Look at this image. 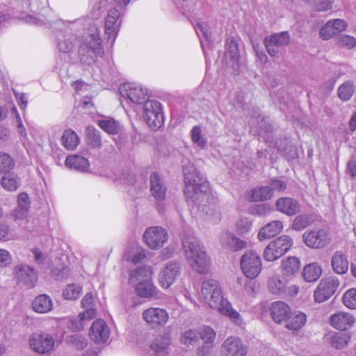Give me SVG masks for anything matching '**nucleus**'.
<instances>
[{"mask_svg":"<svg viewBox=\"0 0 356 356\" xmlns=\"http://www.w3.org/2000/svg\"><path fill=\"white\" fill-rule=\"evenodd\" d=\"M348 261L346 256L340 251H337L332 257L331 265L337 274H345L348 270Z\"/></svg>","mask_w":356,"mask_h":356,"instance_id":"473e14b6","label":"nucleus"},{"mask_svg":"<svg viewBox=\"0 0 356 356\" xmlns=\"http://www.w3.org/2000/svg\"><path fill=\"white\" fill-rule=\"evenodd\" d=\"M275 206L277 211L287 216H293L300 211L298 202L290 197L278 199Z\"/></svg>","mask_w":356,"mask_h":356,"instance_id":"5701e85b","label":"nucleus"},{"mask_svg":"<svg viewBox=\"0 0 356 356\" xmlns=\"http://www.w3.org/2000/svg\"><path fill=\"white\" fill-rule=\"evenodd\" d=\"M334 31L337 33L345 31L348 28V23L342 19H330Z\"/></svg>","mask_w":356,"mask_h":356,"instance_id":"0e129e2a","label":"nucleus"},{"mask_svg":"<svg viewBox=\"0 0 356 356\" xmlns=\"http://www.w3.org/2000/svg\"><path fill=\"white\" fill-rule=\"evenodd\" d=\"M241 266L247 277L254 279L259 275L262 268L261 258L256 252H246L241 259Z\"/></svg>","mask_w":356,"mask_h":356,"instance_id":"0eeeda50","label":"nucleus"},{"mask_svg":"<svg viewBox=\"0 0 356 356\" xmlns=\"http://www.w3.org/2000/svg\"><path fill=\"white\" fill-rule=\"evenodd\" d=\"M339 281L335 277H328L321 280L314 293L316 302H323L328 300L337 291Z\"/></svg>","mask_w":356,"mask_h":356,"instance_id":"1a4fd4ad","label":"nucleus"},{"mask_svg":"<svg viewBox=\"0 0 356 356\" xmlns=\"http://www.w3.org/2000/svg\"><path fill=\"white\" fill-rule=\"evenodd\" d=\"M195 30L200 38L203 51L206 54V46H209L210 42L209 29L205 23L198 22L195 26Z\"/></svg>","mask_w":356,"mask_h":356,"instance_id":"c03bdc74","label":"nucleus"},{"mask_svg":"<svg viewBox=\"0 0 356 356\" xmlns=\"http://www.w3.org/2000/svg\"><path fill=\"white\" fill-rule=\"evenodd\" d=\"M321 267L316 262L305 266L302 271L303 277L308 282L316 281L321 275Z\"/></svg>","mask_w":356,"mask_h":356,"instance_id":"58836bf2","label":"nucleus"},{"mask_svg":"<svg viewBox=\"0 0 356 356\" xmlns=\"http://www.w3.org/2000/svg\"><path fill=\"white\" fill-rule=\"evenodd\" d=\"M290 313V307L282 301L275 302L270 307L271 317L277 323H280L284 321H286Z\"/></svg>","mask_w":356,"mask_h":356,"instance_id":"393cba45","label":"nucleus"},{"mask_svg":"<svg viewBox=\"0 0 356 356\" xmlns=\"http://www.w3.org/2000/svg\"><path fill=\"white\" fill-rule=\"evenodd\" d=\"M135 289L138 296L141 298L156 299L160 296V292L154 284L152 280L138 283L135 286Z\"/></svg>","mask_w":356,"mask_h":356,"instance_id":"4be33fe9","label":"nucleus"},{"mask_svg":"<svg viewBox=\"0 0 356 356\" xmlns=\"http://www.w3.org/2000/svg\"><path fill=\"white\" fill-rule=\"evenodd\" d=\"M305 245L312 249H321L330 242L329 232L325 229H310L302 235Z\"/></svg>","mask_w":356,"mask_h":356,"instance_id":"6e6552de","label":"nucleus"},{"mask_svg":"<svg viewBox=\"0 0 356 356\" xmlns=\"http://www.w3.org/2000/svg\"><path fill=\"white\" fill-rule=\"evenodd\" d=\"M170 339L168 336H159L156 337L151 345L154 356H168Z\"/></svg>","mask_w":356,"mask_h":356,"instance_id":"72a5a7b5","label":"nucleus"},{"mask_svg":"<svg viewBox=\"0 0 356 356\" xmlns=\"http://www.w3.org/2000/svg\"><path fill=\"white\" fill-rule=\"evenodd\" d=\"M89 336L96 343H105L109 338L110 329L104 321L97 319L92 323Z\"/></svg>","mask_w":356,"mask_h":356,"instance_id":"6ab92c4d","label":"nucleus"},{"mask_svg":"<svg viewBox=\"0 0 356 356\" xmlns=\"http://www.w3.org/2000/svg\"><path fill=\"white\" fill-rule=\"evenodd\" d=\"M221 350L223 356H246L248 348L239 337H229L223 342Z\"/></svg>","mask_w":356,"mask_h":356,"instance_id":"4468645a","label":"nucleus"},{"mask_svg":"<svg viewBox=\"0 0 356 356\" xmlns=\"http://www.w3.org/2000/svg\"><path fill=\"white\" fill-rule=\"evenodd\" d=\"M143 319L153 329L161 328L168 321V313L165 309L160 307H149L142 314Z\"/></svg>","mask_w":356,"mask_h":356,"instance_id":"9b49d317","label":"nucleus"},{"mask_svg":"<svg viewBox=\"0 0 356 356\" xmlns=\"http://www.w3.org/2000/svg\"><path fill=\"white\" fill-rule=\"evenodd\" d=\"M87 142L93 148L99 149L102 147L100 132L92 126H88L85 130Z\"/></svg>","mask_w":356,"mask_h":356,"instance_id":"79ce46f5","label":"nucleus"},{"mask_svg":"<svg viewBox=\"0 0 356 356\" xmlns=\"http://www.w3.org/2000/svg\"><path fill=\"white\" fill-rule=\"evenodd\" d=\"M33 309L39 314H46L53 309V302L51 298L45 294L39 295L32 302Z\"/></svg>","mask_w":356,"mask_h":356,"instance_id":"2f4dec72","label":"nucleus"},{"mask_svg":"<svg viewBox=\"0 0 356 356\" xmlns=\"http://www.w3.org/2000/svg\"><path fill=\"white\" fill-rule=\"evenodd\" d=\"M283 229V224L280 220H274L264 226L258 234L259 241H264L275 236Z\"/></svg>","mask_w":356,"mask_h":356,"instance_id":"c85d7f7f","label":"nucleus"},{"mask_svg":"<svg viewBox=\"0 0 356 356\" xmlns=\"http://www.w3.org/2000/svg\"><path fill=\"white\" fill-rule=\"evenodd\" d=\"M312 222V218L310 215H299L294 218L292 224V228L296 231H300L311 225Z\"/></svg>","mask_w":356,"mask_h":356,"instance_id":"3c124183","label":"nucleus"},{"mask_svg":"<svg viewBox=\"0 0 356 356\" xmlns=\"http://www.w3.org/2000/svg\"><path fill=\"white\" fill-rule=\"evenodd\" d=\"M272 197L273 192L269 186L257 187L252 193V200L254 202L268 200Z\"/></svg>","mask_w":356,"mask_h":356,"instance_id":"a18cd8bd","label":"nucleus"},{"mask_svg":"<svg viewBox=\"0 0 356 356\" xmlns=\"http://www.w3.org/2000/svg\"><path fill=\"white\" fill-rule=\"evenodd\" d=\"M153 269L151 266H142L134 270L129 274V282L136 286L140 282H147L152 280Z\"/></svg>","mask_w":356,"mask_h":356,"instance_id":"a878e982","label":"nucleus"},{"mask_svg":"<svg viewBox=\"0 0 356 356\" xmlns=\"http://www.w3.org/2000/svg\"><path fill=\"white\" fill-rule=\"evenodd\" d=\"M186 184L185 194L192 209L197 210L200 217L213 224L221 220V213L217 207V200L211 193L208 181L193 165L184 168Z\"/></svg>","mask_w":356,"mask_h":356,"instance_id":"f257e3e1","label":"nucleus"},{"mask_svg":"<svg viewBox=\"0 0 356 356\" xmlns=\"http://www.w3.org/2000/svg\"><path fill=\"white\" fill-rule=\"evenodd\" d=\"M336 42L340 47L350 49L356 47V38L353 36L342 34L336 38Z\"/></svg>","mask_w":356,"mask_h":356,"instance_id":"6e6d98bb","label":"nucleus"},{"mask_svg":"<svg viewBox=\"0 0 356 356\" xmlns=\"http://www.w3.org/2000/svg\"><path fill=\"white\" fill-rule=\"evenodd\" d=\"M145 258V250L138 245H133L127 248L123 256L124 260L134 264L141 262Z\"/></svg>","mask_w":356,"mask_h":356,"instance_id":"4c0bfd02","label":"nucleus"},{"mask_svg":"<svg viewBox=\"0 0 356 356\" xmlns=\"http://www.w3.org/2000/svg\"><path fill=\"white\" fill-rule=\"evenodd\" d=\"M14 165V160L9 154L0 153V173L8 172Z\"/></svg>","mask_w":356,"mask_h":356,"instance_id":"13d9d810","label":"nucleus"},{"mask_svg":"<svg viewBox=\"0 0 356 356\" xmlns=\"http://www.w3.org/2000/svg\"><path fill=\"white\" fill-rule=\"evenodd\" d=\"M82 293V286L77 284H70L63 291L65 299L74 300L77 299Z\"/></svg>","mask_w":356,"mask_h":356,"instance_id":"de8ad7c7","label":"nucleus"},{"mask_svg":"<svg viewBox=\"0 0 356 356\" xmlns=\"http://www.w3.org/2000/svg\"><path fill=\"white\" fill-rule=\"evenodd\" d=\"M150 189L152 195L158 202L164 200L165 197V188L163 186L162 181L156 172H154L151 175Z\"/></svg>","mask_w":356,"mask_h":356,"instance_id":"c756f323","label":"nucleus"},{"mask_svg":"<svg viewBox=\"0 0 356 356\" xmlns=\"http://www.w3.org/2000/svg\"><path fill=\"white\" fill-rule=\"evenodd\" d=\"M199 337L204 343H213L216 339V332L211 327L203 326L199 328Z\"/></svg>","mask_w":356,"mask_h":356,"instance_id":"bf43d9fd","label":"nucleus"},{"mask_svg":"<svg viewBox=\"0 0 356 356\" xmlns=\"http://www.w3.org/2000/svg\"><path fill=\"white\" fill-rule=\"evenodd\" d=\"M293 239L282 235L271 241L264 249L263 257L266 261H273L288 252L293 245Z\"/></svg>","mask_w":356,"mask_h":356,"instance_id":"423d86ee","label":"nucleus"},{"mask_svg":"<svg viewBox=\"0 0 356 356\" xmlns=\"http://www.w3.org/2000/svg\"><path fill=\"white\" fill-rule=\"evenodd\" d=\"M286 281L278 275L270 277L267 282L268 291L277 296H284L286 293Z\"/></svg>","mask_w":356,"mask_h":356,"instance_id":"bb28decb","label":"nucleus"},{"mask_svg":"<svg viewBox=\"0 0 356 356\" xmlns=\"http://www.w3.org/2000/svg\"><path fill=\"white\" fill-rule=\"evenodd\" d=\"M15 274L17 280L29 288L33 287L37 281L34 270L26 265H20L15 268Z\"/></svg>","mask_w":356,"mask_h":356,"instance_id":"412c9836","label":"nucleus"},{"mask_svg":"<svg viewBox=\"0 0 356 356\" xmlns=\"http://www.w3.org/2000/svg\"><path fill=\"white\" fill-rule=\"evenodd\" d=\"M200 296L211 308L228 317L234 324L238 326L245 324L241 315L233 308L228 299L223 297L221 287L217 281L210 280L203 282Z\"/></svg>","mask_w":356,"mask_h":356,"instance_id":"f03ea898","label":"nucleus"},{"mask_svg":"<svg viewBox=\"0 0 356 356\" xmlns=\"http://www.w3.org/2000/svg\"><path fill=\"white\" fill-rule=\"evenodd\" d=\"M119 91L125 99L137 104L142 103L147 95V91L141 86L131 83L120 86Z\"/></svg>","mask_w":356,"mask_h":356,"instance_id":"2eb2a0df","label":"nucleus"},{"mask_svg":"<svg viewBox=\"0 0 356 356\" xmlns=\"http://www.w3.org/2000/svg\"><path fill=\"white\" fill-rule=\"evenodd\" d=\"M55 341L48 333L33 334L29 340V345L32 350L40 355L51 352L54 348Z\"/></svg>","mask_w":356,"mask_h":356,"instance_id":"9d476101","label":"nucleus"},{"mask_svg":"<svg viewBox=\"0 0 356 356\" xmlns=\"http://www.w3.org/2000/svg\"><path fill=\"white\" fill-rule=\"evenodd\" d=\"M252 221L251 219L243 217L238 220L236 222V232L239 235L248 234L252 229Z\"/></svg>","mask_w":356,"mask_h":356,"instance_id":"864d4df0","label":"nucleus"},{"mask_svg":"<svg viewBox=\"0 0 356 356\" xmlns=\"http://www.w3.org/2000/svg\"><path fill=\"white\" fill-rule=\"evenodd\" d=\"M1 186L8 191H15L20 186V179L13 173L4 175L0 181Z\"/></svg>","mask_w":356,"mask_h":356,"instance_id":"a19ab883","label":"nucleus"},{"mask_svg":"<svg viewBox=\"0 0 356 356\" xmlns=\"http://www.w3.org/2000/svg\"><path fill=\"white\" fill-rule=\"evenodd\" d=\"M17 206L13 211L12 216L15 220H23L27 216L30 208L31 201L26 193H21L17 195Z\"/></svg>","mask_w":356,"mask_h":356,"instance_id":"b1692460","label":"nucleus"},{"mask_svg":"<svg viewBox=\"0 0 356 356\" xmlns=\"http://www.w3.org/2000/svg\"><path fill=\"white\" fill-rule=\"evenodd\" d=\"M131 0H100L99 2V8L108 6L111 2H114L120 8H125Z\"/></svg>","mask_w":356,"mask_h":356,"instance_id":"69168bd1","label":"nucleus"},{"mask_svg":"<svg viewBox=\"0 0 356 356\" xmlns=\"http://www.w3.org/2000/svg\"><path fill=\"white\" fill-rule=\"evenodd\" d=\"M191 140L194 145L204 149L207 144V140L202 136V129L199 126H195L191 131Z\"/></svg>","mask_w":356,"mask_h":356,"instance_id":"09e8293b","label":"nucleus"},{"mask_svg":"<svg viewBox=\"0 0 356 356\" xmlns=\"http://www.w3.org/2000/svg\"><path fill=\"white\" fill-rule=\"evenodd\" d=\"M47 5V0H29L30 10L33 13H40Z\"/></svg>","mask_w":356,"mask_h":356,"instance_id":"680f3d73","label":"nucleus"},{"mask_svg":"<svg viewBox=\"0 0 356 356\" xmlns=\"http://www.w3.org/2000/svg\"><path fill=\"white\" fill-rule=\"evenodd\" d=\"M98 125L108 134H117L120 129L119 123L113 119L108 118L99 120Z\"/></svg>","mask_w":356,"mask_h":356,"instance_id":"49530a36","label":"nucleus"},{"mask_svg":"<svg viewBox=\"0 0 356 356\" xmlns=\"http://www.w3.org/2000/svg\"><path fill=\"white\" fill-rule=\"evenodd\" d=\"M343 305L351 309H356V289L352 288L347 290L343 296Z\"/></svg>","mask_w":356,"mask_h":356,"instance_id":"5fc2aeb1","label":"nucleus"},{"mask_svg":"<svg viewBox=\"0 0 356 356\" xmlns=\"http://www.w3.org/2000/svg\"><path fill=\"white\" fill-rule=\"evenodd\" d=\"M355 92V87L352 82L346 81L338 88V97L346 102L350 99Z\"/></svg>","mask_w":356,"mask_h":356,"instance_id":"8fccbe9b","label":"nucleus"},{"mask_svg":"<svg viewBox=\"0 0 356 356\" xmlns=\"http://www.w3.org/2000/svg\"><path fill=\"white\" fill-rule=\"evenodd\" d=\"M326 339L332 347L342 349L349 343L350 336L348 333L334 332L328 334Z\"/></svg>","mask_w":356,"mask_h":356,"instance_id":"e433bc0d","label":"nucleus"},{"mask_svg":"<svg viewBox=\"0 0 356 356\" xmlns=\"http://www.w3.org/2000/svg\"><path fill=\"white\" fill-rule=\"evenodd\" d=\"M57 47L60 51L69 54L74 48L72 36L65 35H58Z\"/></svg>","mask_w":356,"mask_h":356,"instance_id":"603ef678","label":"nucleus"},{"mask_svg":"<svg viewBox=\"0 0 356 356\" xmlns=\"http://www.w3.org/2000/svg\"><path fill=\"white\" fill-rule=\"evenodd\" d=\"M320 37L323 40H329L332 38L336 33L334 31L333 25L330 20H329L325 25H323L320 29Z\"/></svg>","mask_w":356,"mask_h":356,"instance_id":"052dcab7","label":"nucleus"},{"mask_svg":"<svg viewBox=\"0 0 356 356\" xmlns=\"http://www.w3.org/2000/svg\"><path fill=\"white\" fill-rule=\"evenodd\" d=\"M306 321L305 314L300 312L290 313L286 320V327L291 330H298L305 325Z\"/></svg>","mask_w":356,"mask_h":356,"instance_id":"c9c22d12","label":"nucleus"},{"mask_svg":"<svg viewBox=\"0 0 356 356\" xmlns=\"http://www.w3.org/2000/svg\"><path fill=\"white\" fill-rule=\"evenodd\" d=\"M66 167L70 169L85 172L89 168V162L86 158L73 154L68 156L65 161Z\"/></svg>","mask_w":356,"mask_h":356,"instance_id":"f704fd0d","label":"nucleus"},{"mask_svg":"<svg viewBox=\"0 0 356 356\" xmlns=\"http://www.w3.org/2000/svg\"><path fill=\"white\" fill-rule=\"evenodd\" d=\"M62 145L68 150H74L79 144V138L72 129L64 131L61 138Z\"/></svg>","mask_w":356,"mask_h":356,"instance_id":"ea45409f","label":"nucleus"},{"mask_svg":"<svg viewBox=\"0 0 356 356\" xmlns=\"http://www.w3.org/2000/svg\"><path fill=\"white\" fill-rule=\"evenodd\" d=\"M119 17V10L116 8H113L108 10L105 19V34L107 35L108 40H111V44L114 43L120 29Z\"/></svg>","mask_w":356,"mask_h":356,"instance_id":"a211bd4d","label":"nucleus"},{"mask_svg":"<svg viewBox=\"0 0 356 356\" xmlns=\"http://www.w3.org/2000/svg\"><path fill=\"white\" fill-rule=\"evenodd\" d=\"M213 343L210 342L204 343L203 345L198 348L197 355L199 356H209L211 355L213 346Z\"/></svg>","mask_w":356,"mask_h":356,"instance_id":"338daca9","label":"nucleus"},{"mask_svg":"<svg viewBox=\"0 0 356 356\" xmlns=\"http://www.w3.org/2000/svg\"><path fill=\"white\" fill-rule=\"evenodd\" d=\"M90 319L86 318H81V313L77 317L70 321V328L74 331H79L83 328L84 323L88 321Z\"/></svg>","mask_w":356,"mask_h":356,"instance_id":"e2e57ef3","label":"nucleus"},{"mask_svg":"<svg viewBox=\"0 0 356 356\" xmlns=\"http://www.w3.org/2000/svg\"><path fill=\"white\" fill-rule=\"evenodd\" d=\"M81 307L84 309L81 312V318H86L92 319L97 315V309L95 307V297L91 293H86L82 298Z\"/></svg>","mask_w":356,"mask_h":356,"instance_id":"7c9ffc66","label":"nucleus"},{"mask_svg":"<svg viewBox=\"0 0 356 356\" xmlns=\"http://www.w3.org/2000/svg\"><path fill=\"white\" fill-rule=\"evenodd\" d=\"M289 42V35L287 32L276 33L265 38L264 44L268 53L271 56H275L280 48L286 46Z\"/></svg>","mask_w":356,"mask_h":356,"instance_id":"f3484780","label":"nucleus"},{"mask_svg":"<svg viewBox=\"0 0 356 356\" xmlns=\"http://www.w3.org/2000/svg\"><path fill=\"white\" fill-rule=\"evenodd\" d=\"M199 339V329L198 330H188L181 337V341L187 346L193 345L196 343Z\"/></svg>","mask_w":356,"mask_h":356,"instance_id":"4d7b16f0","label":"nucleus"},{"mask_svg":"<svg viewBox=\"0 0 356 356\" xmlns=\"http://www.w3.org/2000/svg\"><path fill=\"white\" fill-rule=\"evenodd\" d=\"M147 245L153 250L159 249L168 241V233L161 227H151L143 234Z\"/></svg>","mask_w":356,"mask_h":356,"instance_id":"f8f14e48","label":"nucleus"},{"mask_svg":"<svg viewBox=\"0 0 356 356\" xmlns=\"http://www.w3.org/2000/svg\"><path fill=\"white\" fill-rule=\"evenodd\" d=\"M355 323V318L350 313L338 312L331 315L330 323L334 328L339 330H346L352 327Z\"/></svg>","mask_w":356,"mask_h":356,"instance_id":"aec40b11","label":"nucleus"},{"mask_svg":"<svg viewBox=\"0 0 356 356\" xmlns=\"http://www.w3.org/2000/svg\"><path fill=\"white\" fill-rule=\"evenodd\" d=\"M180 273V266L176 262H168L161 269L159 282L163 289H168L176 280Z\"/></svg>","mask_w":356,"mask_h":356,"instance_id":"dca6fc26","label":"nucleus"},{"mask_svg":"<svg viewBox=\"0 0 356 356\" xmlns=\"http://www.w3.org/2000/svg\"><path fill=\"white\" fill-rule=\"evenodd\" d=\"M143 116L150 129L157 130L164 124L161 104L154 100H147L143 106Z\"/></svg>","mask_w":356,"mask_h":356,"instance_id":"39448f33","label":"nucleus"},{"mask_svg":"<svg viewBox=\"0 0 356 356\" xmlns=\"http://www.w3.org/2000/svg\"><path fill=\"white\" fill-rule=\"evenodd\" d=\"M222 248L229 252H238L247 247V242L229 231H222L219 235Z\"/></svg>","mask_w":356,"mask_h":356,"instance_id":"ddd939ff","label":"nucleus"},{"mask_svg":"<svg viewBox=\"0 0 356 356\" xmlns=\"http://www.w3.org/2000/svg\"><path fill=\"white\" fill-rule=\"evenodd\" d=\"M104 54L99 37V30L96 26H92L83 42L79 47V54L80 61L84 65H91L95 63L98 56Z\"/></svg>","mask_w":356,"mask_h":356,"instance_id":"20e7f679","label":"nucleus"},{"mask_svg":"<svg viewBox=\"0 0 356 356\" xmlns=\"http://www.w3.org/2000/svg\"><path fill=\"white\" fill-rule=\"evenodd\" d=\"M282 270L286 275H293L300 268V262L296 257H289L282 262Z\"/></svg>","mask_w":356,"mask_h":356,"instance_id":"37998d69","label":"nucleus"},{"mask_svg":"<svg viewBox=\"0 0 356 356\" xmlns=\"http://www.w3.org/2000/svg\"><path fill=\"white\" fill-rule=\"evenodd\" d=\"M286 185L285 182L280 179H273L270 182V188L272 190V192L274 191H283L286 189Z\"/></svg>","mask_w":356,"mask_h":356,"instance_id":"774afa93","label":"nucleus"},{"mask_svg":"<svg viewBox=\"0 0 356 356\" xmlns=\"http://www.w3.org/2000/svg\"><path fill=\"white\" fill-rule=\"evenodd\" d=\"M182 246L189 266L199 273H207L210 260L199 239L193 236H186L183 238Z\"/></svg>","mask_w":356,"mask_h":356,"instance_id":"7ed1b4c3","label":"nucleus"},{"mask_svg":"<svg viewBox=\"0 0 356 356\" xmlns=\"http://www.w3.org/2000/svg\"><path fill=\"white\" fill-rule=\"evenodd\" d=\"M225 58L229 59L230 65L236 72L239 67V51L237 43L233 38L227 40Z\"/></svg>","mask_w":356,"mask_h":356,"instance_id":"cd10ccee","label":"nucleus"}]
</instances>
